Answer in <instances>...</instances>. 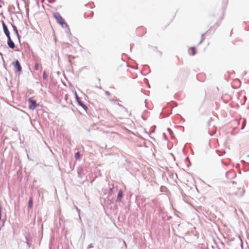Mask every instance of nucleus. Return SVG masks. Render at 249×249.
Masks as SVG:
<instances>
[{
  "label": "nucleus",
  "mask_w": 249,
  "mask_h": 249,
  "mask_svg": "<svg viewBox=\"0 0 249 249\" xmlns=\"http://www.w3.org/2000/svg\"><path fill=\"white\" fill-rule=\"evenodd\" d=\"M17 174H18V177H22V172H17Z\"/></svg>",
  "instance_id": "c9c22d12"
},
{
  "label": "nucleus",
  "mask_w": 249,
  "mask_h": 249,
  "mask_svg": "<svg viewBox=\"0 0 249 249\" xmlns=\"http://www.w3.org/2000/svg\"><path fill=\"white\" fill-rule=\"evenodd\" d=\"M0 2H2V1H1V0H0Z\"/></svg>",
  "instance_id": "e2e57ef3"
},
{
  "label": "nucleus",
  "mask_w": 249,
  "mask_h": 249,
  "mask_svg": "<svg viewBox=\"0 0 249 249\" xmlns=\"http://www.w3.org/2000/svg\"><path fill=\"white\" fill-rule=\"evenodd\" d=\"M10 24L13 28V30L15 32V34L18 35V31L17 26L16 25H15L14 24H12V23H10Z\"/></svg>",
  "instance_id": "ddd939ff"
},
{
  "label": "nucleus",
  "mask_w": 249,
  "mask_h": 249,
  "mask_svg": "<svg viewBox=\"0 0 249 249\" xmlns=\"http://www.w3.org/2000/svg\"><path fill=\"white\" fill-rule=\"evenodd\" d=\"M232 183H234V181H231Z\"/></svg>",
  "instance_id": "13d9d810"
},
{
  "label": "nucleus",
  "mask_w": 249,
  "mask_h": 249,
  "mask_svg": "<svg viewBox=\"0 0 249 249\" xmlns=\"http://www.w3.org/2000/svg\"><path fill=\"white\" fill-rule=\"evenodd\" d=\"M39 68V65L37 63H36L35 65V70L37 71Z\"/></svg>",
  "instance_id": "bb28decb"
},
{
  "label": "nucleus",
  "mask_w": 249,
  "mask_h": 249,
  "mask_svg": "<svg viewBox=\"0 0 249 249\" xmlns=\"http://www.w3.org/2000/svg\"><path fill=\"white\" fill-rule=\"evenodd\" d=\"M1 210H2V206H1V203L0 202V221H1L2 220V218H1V217H2Z\"/></svg>",
  "instance_id": "393cba45"
},
{
  "label": "nucleus",
  "mask_w": 249,
  "mask_h": 249,
  "mask_svg": "<svg viewBox=\"0 0 249 249\" xmlns=\"http://www.w3.org/2000/svg\"><path fill=\"white\" fill-rule=\"evenodd\" d=\"M1 23H2L3 32L4 33V34L5 35V36H6L7 38H8L9 36H10V31H9L8 27H7V25H6V24L5 23V22H4V21L1 20Z\"/></svg>",
  "instance_id": "0eeeda50"
},
{
  "label": "nucleus",
  "mask_w": 249,
  "mask_h": 249,
  "mask_svg": "<svg viewBox=\"0 0 249 249\" xmlns=\"http://www.w3.org/2000/svg\"><path fill=\"white\" fill-rule=\"evenodd\" d=\"M221 24V22L219 20H218L215 23V25L213 26H211L208 31L213 30V31H215L217 27H218Z\"/></svg>",
  "instance_id": "9d476101"
},
{
  "label": "nucleus",
  "mask_w": 249,
  "mask_h": 249,
  "mask_svg": "<svg viewBox=\"0 0 249 249\" xmlns=\"http://www.w3.org/2000/svg\"><path fill=\"white\" fill-rule=\"evenodd\" d=\"M0 55H2V53H0Z\"/></svg>",
  "instance_id": "680f3d73"
},
{
  "label": "nucleus",
  "mask_w": 249,
  "mask_h": 249,
  "mask_svg": "<svg viewBox=\"0 0 249 249\" xmlns=\"http://www.w3.org/2000/svg\"><path fill=\"white\" fill-rule=\"evenodd\" d=\"M12 65L14 67L15 69V72L16 73L19 72L22 70V67L18 61V60H17L14 62H12Z\"/></svg>",
  "instance_id": "423d86ee"
},
{
  "label": "nucleus",
  "mask_w": 249,
  "mask_h": 249,
  "mask_svg": "<svg viewBox=\"0 0 249 249\" xmlns=\"http://www.w3.org/2000/svg\"><path fill=\"white\" fill-rule=\"evenodd\" d=\"M245 191L241 187L233 188V190L230 191L229 194L231 196H234L237 197H241L244 195Z\"/></svg>",
  "instance_id": "f03ea898"
},
{
  "label": "nucleus",
  "mask_w": 249,
  "mask_h": 249,
  "mask_svg": "<svg viewBox=\"0 0 249 249\" xmlns=\"http://www.w3.org/2000/svg\"><path fill=\"white\" fill-rule=\"evenodd\" d=\"M134 174H132V175L134 176L138 180H145L148 181L150 178V177L152 176V175H149L147 174V172H134Z\"/></svg>",
  "instance_id": "f257e3e1"
},
{
  "label": "nucleus",
  "mask_w": 249,
  "mask_h": 249,
  "mask_svg": "<svg viewBox=\"0 0 249 249\" xmlns=\"http://www.w3.org/2000/svg\"><path fill=\"white\" fill-rule=\"evenodd\" d=\"M93 14H94L93 12L91 11V12H90V14L88 15V14H84V17H85V18H92V17H93Z\"/></svg>",
  "instance_id": "dca6fc26"
},
{
  "label": "nucleus",
  "mask_w": 249,
  "mask_h": 249,
  "mask_svg": "<svg viewBox=\"0 0 249 249\" xmlns=\"http://www.w3.org/2000/svg\"><path fill=\"white\" fill-rule=\"evenodd\" d=\"M239 174H241V172H238Z\"/></svg>",
  "instance_id": "4d7b16f0"
},
{
  "label": "nucleus",
  "mask_w": 249,
  "mask_h": 249,
  "mask_svg": "<svg viewBox=\"0 0 249 249\" xmlns=\"http://www.w3.org/2000/svg\"><path fill=\"white\" fill-rule=\"evenodd\" d=\"M18 40H19V42H20V37H21V36L19 35V34L18 33V35H16Z\"/></svg>",
  "instance_id": "473e14b6"
},
{
  "label": "nucleus",
  "mask_w": 249,
  "mask_h": 249,
  "mask_svg": "<svg viewBox=\"0 0 249 249\" xmlns=\"http://www.w3.org/2000/svg\"><path fill=\"white\" fill-rule=\"evenodd\" d=\"M28 102L29 103V108L30 109L34 110L38 106L36 101L33 99L31 97L28 99Z\"/></svg>",
  "instance_id": "39448f33"
},
{
  "label": "nucleus",
  "mask_w": 249,
  "mask_h": 249,
  "mask_svg": "<svg viewBox=\"0 0 249 249\" xmlns=\"http://www.w3.org/2000/svg\"><path fill=\"white\" fill-rule=\"evenodd\" d=\"M67 29L65 31V32L66 34L69 35H71V31H70V29L69 27V25H68V26L67 27H65Z\"/></svg>",
  "instance_id": "6ab92c4d"
},
{
  "label": "nucleus",
  "mask_w": 249,
  "mask_h": 249,
  "mask_svg": "<svg viewBox=\"0 0 249 249\" xmlns=\"http://www.w3.org/2000/svg\"><path fill=\"white\" fill-rule=\"evenodd\" d=\"M172 114V112L171 111L169 113H168V114H167L165 116L166 117H168L169 116L170 114Z\"/></svg>",
  "instance_id": "a19ab883"
},
{
  "label": "nucleus",
  "mask_w": 249,
  "mask_h": 249,
  "mask_svg": "<svg viewBox=\"0 0 249 249\" xmlns=\"http://www.w3.org/2000/svg\"><path fill=\"white\" fill-rule=\"evenodd\" d=\"M191 165V163L190 162H189L187 164H186V166L188 167L190 166Z\"/></svg>",
  "instance_id": "4c0bfd02"
},
{
  "label": "nucleus",
  "mask_w": 249,
  "mask_h": 249,
  "mask_svg": "<svg viewBox=\"0 0 249 249\" xmlns=\"http://www.w3.org/2000/svg\"><path fill=\"white\" fill-rule=\"evenodd\" d=\"M118 105H119V106H120V107H122V105H121V104H120L119 103H118Z\"/></svg>",
  "instance_id": "3c124183"
},
{
  "label": "nucleus",
  "mask_w": 249,
  "mask_h": 249,
  "mask_svg": "<svg viewBox=\"0 0 249 249\" xmlns=\"http://www.w3.org/2000/svg\"><path fill=\"white\" fill-rule=\"evenodd\" d=\"M145 66H147V67H148V68H149V66H147V65H145Z\"/></svg>",
  "instance_id": "052dcab7"
},
{
  "label": "nucleus",
  "mask_w": 249,
  "mask_h": 249,
  "mask_svg": "<svg viewBox=\"0 0 249 249\" xmlns=\"http://www.w3.org/2000/svg\"><path fill=\"white\" fill-rule=\"evenodd\" d=\"M247 157H249V154L247 155Z\"/></svg>",
  "instance_id": "6e6d98bb"
},
{
  "label": "nucleus",
  "mask_w": 249,
  "mask_h": 249,
  "mask_svg": "<svg viewBox=\"0 0 249 249\" xmlns=\"http://www.w3.org/2000/svg\"><path fill=\"white\" fill-rule=\"evenodd\" d=\"M213 243L214 245L211 246L212 249H220L219 248H218V246L214 241V240H213Z\"/></svg>",
  "instance_id": "f3484780"
},
{
  "label": "nucleus",
  "mask_w": 249,
  "mask_h": 249,
  "mask_svg": "<svg viewBox=\"0 0 249 249\" xmlns=\"http://www.w3.org/2000/svg\"><path fill=\"white\" fill-rule=\"evenodd\" d=\"M167 130H168V131L169 132V133H170V134L171 136L172 135V134H173V131H172V130H171V128H168L167 129Z\"/></svg>",
  "instance_id": "7c9ffc66"
},
{
  "label": "nucleus",
  "mask_w": 249,
  "mask_h": 249,
  "mask_svg": "<svg viewBox=\"0 0 249 249\" xmlns=\"http://www.w3.org/2000/svg\"><path fill=\"white\" fill-rule=\"evenodd\" d=\"M159 53H160V55H161L162 53H161L160 51V52H159Z\"/></svg>",
  "instance_id": "603ef678"
},
{
  "label": "nucleus",
  "mask_w": 249,
  "mask_h": 249,
  "mask_svg": "<svg viewBox=\"0 0 249 249\" xmlns=\"http://www.w3.org/2000/svg\"><path fill=\"white\" fill-rule=\"evenodd\" d=\"M169 175H171L172 174V176H173V173L172 172H168Z\"/></svg>",
  "instance_id": "ea45409f"
},
{
  "label": "nucleus",
  "mask_w": 249,
  "mask_h": 249,
  "mask_svg": "<svg viewBox=\"0 0 249 249\" xmlns=\"http://www.w3.org/2000/svg\"><path fill=\"white\" fill-rule=\"evenodd\" d=\"M123 242H124V245L125 246V248H126L127 245H126L125 242L124 241Z\"/></svg>",
  "instance_id": "37998d69"
},
{
  "label": "nucleus",
  "mask_w": 249,
  "mask_h": 249,
  "mask_svg": "<svg viewBox=\"0 0 249 249\" xmlns=\"http://www.w3.org/2000/svg\"><path fill=\"white\" fill-rule=\"evenodd\" d=\"M249 169H244L243 171L244 172H246V171H248Z\"/></svg>",
  "instance_id": "a18cd8bd"
},
{
  "label": "nucleus",
  "mask_w": 249,
  "mask_h": 249,
  "mask_svg": "<svg viewBox=\"0 0 249 249\" xmlns=\"http://www.w3.org/2000/svg\"><path fill=\"white\" fill-rule=\"evenodd\" d=\"M98 80L99 81H100V78H98Z\"/></svg>",
  "instance_id": "864d4df0"
},
{
  "label": "nucleus",
  "mask_w": 249,
  "mask_h": 249,
  "mask_svg": "<svg viewBox=\"0 0 249 249\" xmlns=\"http://www.w3.org/2000/svg\"><path fill=\"white\" fill-rule=\"evenodd\" d=\"M208 32V31H207V32H205L204 33H203L201 35V40L198 43V45H200L203 41V40H204V38H205L204 37V36Z\"/></svg>",
  "instance_id": "a211bd4d"
},
{
  "label": "nucleus",
  "mask_w": 249,
  "mask_h": 249,
  "mask_svg": "<svg viewBox=\"0 0 249 249\" xmlns=\"http://www.w3.org/2000/svg\"><path fill=\"white\" fill-rule=\"evenodd\" d=\"M93 248V246L92 244H90L88 247V248L87 249H90V248Z\"/></svg>",
  "instance_id": "f704fd0d"
},
{
  "label": "nucleus",
  "mask_w": 249,
  "mask_h": 249,
  "mask_svg": "<svg viewBox=\"0 0 249 249\" xmlns=\"http://www.w3.org/2000/svg\"><path fill=\"white\" fill-rule=\"evenodd\" d=\"M171 218H172V217H171V216H169V217L168 218V219H171Z\"/></svg>",
  "instance_id": "8fccbe9b"
},
{
  "label": "nucleus",
  "mask_w": 249,
  "mask_h": 249,
  "mask_svg": "<svg viewBox=\"0 0 249 249\" xmlns=\"http://www.w3.org/2000/svg\"><path fill=\"white\" fill-rule=\"evenodd\" d=\"M114 186L109 188V194H112L113 193Z\"/></svg>",
  "instance_id": "cd10ccee"
},
{
  "label": "nucleus",
  "mask_w": 249,
  "mask_h": 249,
  "mask_svg": "<svg viewBox=\"0 0 249 249\" xmlns=\"http://www.w3.org/2000/svg\"><path fill=\"white\" fill-rule=\"evenodd\" d=\"M84 172H77L78 177H79L80 178H82V177H83L82 174Z\"/></svg>",
  "instance_id": "b1692460"
},
{
  "label": "nucleus",
  "mask_w": 249,
  "mask_h": 249,
  "mask_svg": "<svg viewBox=\"0 0 249 249\" xmlns=\"http://www.w3.org/2000/svg\"><path fill=\"white\" fill-rule=\"evenodd\" d=\"M35 1H36V4L39 5V3H38V0H34Z\"/></svg>",
  "instance_id": "79ce46f5"
},
{
  "label": "nucleus",
  "mask_w": 249,
  "mask_h": 249,
  "mask_svg": "<svg viewBox=\"0 0 249 249\" xmlns=\"http://www.w3.org/2000/svg\"><path fill=\"white\" fill-rule=\"evenodd\" d=\"M166 189H167V188L166 187H165V186H161L160 187V191L161 192H165Z\"/></svg>",
  "instance_id": "5701e85b"
},
{
  "label": "nucleus",
  "mask_w": 249,
  "mask_h": 249,
  "mask_svg": "<svg viewBox=\"0 0 249 249\" xmlns=\"http://www.w3.org/2000/svg\"><path fill=\"white\" fill-rule=\"evenodd\" d=\"M190 49H191V50L192 51L191 54L192 55H195L196 54V51L195 47H191Z\"/></svg>",
  "instance_id": "aec40b11"
},
{
  "label": "nucleus",
  "mask_w": 249,
  "mask_h": 249,
  "mask_svg": "<svg viewBox=\"0 0 249 249\" xmlns=\"http://www.w3.org/2000/svg\"><path fill=\"white\" fill-rule=\"evenodd\" d=\"M32 242H26L27 246L28 248H30L32 247Z\"/></svg>",
  "instance_id": "c85d7f7f"
},
{
  "label": "nucleus",
  "mask_w": 249,
  "mask_h": 249,
  "mask_svg": "<svg viewBox=\"0 0 249 249\" xmlns=\"http://www.w3.org/2000/svg\"><path fill=\"white\" fill-rule=\"evenodd\" d=\"M6 218H5L1 220V221H2V227H3L4 226L5 223L6 222Z\"/></svg>",
  "instance_id": "c756f323"
},
{
  "label": "nucleus",
  "mask_w": 249,
  "mask_h": 249,
  "mask_svg": "<svg viewBox=\"0 0 249 249\" xmlns=\"http://www.w3.org/2000/svg\"><path fill=\"white\" fill-rule=\"evenodd\" d=\"M7 45L9 48L14 49L15 48V43L12 40L11 36L7 38Z\"/></svg>",
  "instance_id": "6e6552de"
},
{
  "label": "nucleus",
  "mask_w": 249,
  "mask_h": 249,
  "mask_svg": "<svg viewBox=\"0 0 249 249\" xmlns=\"http://www.w3.org/2000/svg\"><path fill=\"white\" fill-rule=\"evenodd\" d=\"M88 131L89 132V131H90V129H88Z\"/></svg>",
  "instance_id": "bf43d9fd"
},
{
  "label": "nucleus",
  "mask_w": 249,
  "mask_h": 249,
  "mask_svg": "<svg viewBox=\"0 0 249 249\" xmlns=\"http://www.w3.org/2000/svg\"><path fill=\"white\" fill-rule=\"evenodd\" d=\"M228 171L231 172V171H233V170L232 169H230V170H228Z\"/></svg>",
  "instance_id": "49530a36"
},
{
  "label": "nucleus",
  "mask_w": 249,
  "mask_h": 249,
  "mask_svg": "<svg viewBox=\"0 0 249 249\" xmlns=\"http://www.w3.org/2000/svg\"><path fill=\"white\" fill-rule=\"evenodd\" d=\"M25 7H26V13L28 15H29V5L28 4H26L25 5Z\"/></svg>",
  "instance_id": "a878e982"
},
{
  "label": "nucleus",
  "mask_w": 249,
  "mask_h": 249,
  "mask_svg": "<svg viewBox=\"0 0 249 249\" xmlns=\"http://www.w3.org/2000/svg\"><path fill=\"white\" fill-rule=\"evenodd\" d=\"M48 1L50 3H53L55 2V0H48Z\"/></svg>",
  "instance_id": "2f4dec72"
},
{
  "label": "nucleus",
  "mask_w": 249,
  "mask_h": 249,
  "mask_svg": "<svg viewBox=\"0 0 249 249\" xmlns=\"http://www.w3.org/2000/svg\"><path fill=\"white\" fill-rule=\"evenodd\" d=\"M242 161L244 163V166H247L248 165H249V163H247V162H246L245 161H243V160H242Z\"/></svg>",
  "instance_id": "e433bc0d"
},
{
  "label": "nucleus",
  "mask_w": 249,
  "mask_h": 249,
  "mask_svg": "<svg viewBox=\"0 0 249 249\" xmlns=\"http://www.w3.org/2000/svg\"><path fill=\"white\" fill-rule=\"evenodd\" d=\"M43 79L44 80H47V75L46 73V72L45 71H44L43 72Z\"/></svg>",
  "instance_id": "412c9836"
},
{
  "label": "nucleus",
  "mask_w": 249,
  "mask_h": 249,
  "mask_svg": "<svg viewBox=\"0 0 249 249\" xmlns=\"http://www.w3.org/2000/svg\"><path fill=\"white\" fill-rule=\"evenodd\" d=\"M175 175H176V177H177V174H176V172H175Z\"/></svg>",
  "instance_id": "5fc2aeb1"
},
{
  "label": "nucleus",
  "mask_w": 249,
  "mask_h": 249,
  "mask_svg": "<svg viewBox=\"0 0 249 249\" xmlns=\"http://www.w3.org/2000/svg\"><path fill=\"white\" fill-rule=\"evenodd\" d=\"M96 88L100 89H102V87H101V86H96Z\"/></svg>",
  "instance_id": "58836bf2"
},
{
  "label": "nucleus",
  "mask_w": 249,
  "mask_h": 249,
  "mask_svg": "<svg viewBox=\"0 0 249 249\" xmlns=\"http://www.w3.org/2000/svg\"><path fill=\"white\" fill-rule=\"evenodd\" d=\"M53 17L56 19L57 22L61 25L62 28L68 26V24L66 22L65 19L62 17L59 13H54Z\"/></svg>",
  "instance_id": "7ed1b4c3"
},
{
  "label": "nucleus",
  "mask_w": 249,
  "mask_h": 249,
  "mask_svg": "<svg viewBox=\"0 0 249 249\" xmlns=\"http://www.w3.org/2000/svg\"><path fill=\"white\" fill-rule=\"evenodd\" d=\"M133 68L135 69H138V66H137L136 67H134Z\"/></svg>",
  "instance_id": "09e8293b"
},
{
  "label": "nucleus",
  "mask_w": 249,
  "mask_h": 249,
  "mask_svg": "<svg viewBox=\"0 0 249 249\" xmlns=\"http://www.w3.org/2000/svg\"><path fill=\"white\" fill-rule=\"evenodd\" d=\"M74 97L76 99V102H77V104L81 106L86 112L87 114H89L88 112V107L85 104L83 101H82L80 98L78 96V94H77V92L76 91H74Z\"/></svg>",
  "instance_id": "20e7f679"
},
{
  "label": "nucleus",
  "mask_w": 249,
  "mask_h": 249,
  "mask_svg": "<svg viewBox=\"0 0 249 249\" xmlns=\"http://www.w3.org/2000/svg\"><path fill=\"white\" fill-rule=\"evenodd\" d=\"M80 157H81V154L79 151H77V152L75 153L74 157L76 160H79L80 159Z\"/></svg>",
  "instance_id": "2eb2a0df"
},
{
  "label": "nucleus",
  "mask_w": 249,
  "mask_h": 249,
  "mask_svg": "<svg viewBox=\"0 0 249 249\" xmlns=\"http://www.w3.org/2000/svg\"><path fill=\"white\" fill-rule=\"evenodd\" d=\"M25 239L26 242H32V237L29 232L25 235Z\"/></svg>",
  "instance_id": "f8f14e48"
},
{
  "label": "nucleus",
  "mask_w": 249,
  "mask_h": 249,
  "mask_svg": "<svg viewBox=\"0 0 249 249\" xmlns=\"http://www.w3.org/2000/svg\"><path fill=\"white\" fill-rule=\"evenodd\" d=\"M27 158H28V159L30 160H32L30 159V157H29V155H27Z\"/></svg>",
  "instance_id": "c03bdc74"
},
{
  "label": "nucleus",
  "mask_w": 249,
  "mask_h": 249,
  "mask_svg": "<svg viewBox=\"0 0 249 249\" xmlns=\"http://www.w3.org/2000/svg\"><path fill=\"white\" fill-rule=\"evenodd\" d=\"M105 94L108 96L110 95V93L108 91H105Z\"/></svg>",
  "instance_id": "72a5a7b5"
},
{
  "label": "nucleus",
  "mask_w": 249,
  "mask_h": 249,
  "mask_svg": "<svg viewBox=\"0 0 249 249\" xmlns=\"http://www.w3.org/2000/svg\"><path fill=\"white\" fill-rule=\"evenodd\" d=\"M123 196V191H122V190H120L118 192V195H117L116 201L120 202L121 200V199H122Z\"/></svg>",
  "instance_id": "9b49d317"
},
{
  "label": "nucleus",
  "mask_w": 249,
  "mask_h": 249,
  "mask_svg": "<svg viewBox=\"0 0 249 249\" xmlns=\"http://www.w3.org/2000/svg\"><path fill=\"white\" fill-rule=\"evenodd\" d=\"M224 249H229L228 248H227V247H224Z\"/></svg>",
  "instance_id": "de8ad7c7"
},
{
  "label": "nucleus",
  "mask_w": 249,
  "mask_h": 249,
  "mask_svg": "<svg viewBox=\"0 0 249 249\" xmlns=\"http://www.w3.org/2000/svg\"><path fill=\"white\" fill-rule=\"evenodd\" d=\"M33 206V201L32 197H30L28 202V207L30 209L32 208Z\"/></svg>",
  "instance_id": "4468645a"
},
{
  "label": "nucleus",
  "mask_w": 249,
  "mask_h": 249,
  "mask_svg": "<svg viewBox=\"0 0 249 249\" xmlns=\"http://www.w3.org/2000/svg\"><path fill=\"white\" fill-rule=\"evenodd\" d=\"M75 209H76L77 212H78V215H79V219L81 221V218L80 214V210L79 209H78V208L76 206H75Z\"/></svg>",
  "instance_id": "4be33fe9"
},
{
  "label": "nucleus",
  "mask_w": 249,
  "mask_h": 249,
  "mask_svg": "<svg viewBox=\"0 0 249 249\" xmlns=\"http://www.w3.org/2000/svg\"><path fill=\"white\" fill-rule=\"evenodd\" d=\"M226 177L229 179L234 178L236 176V172H226Z\"/></svg>",
  "instance_id": "1a4fd4ad"
}]
</instances>
